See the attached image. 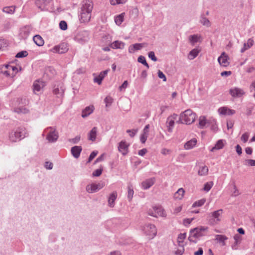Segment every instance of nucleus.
<instances>
[{
	"label": "nucleus",
	"instance_id": "obj_27",
	"mask_svg": "<svg viewBox=\"0 0 255 255\" xmlns=\"http://www.w3.org/2000/svg\"><path fill=\"white\" fill-rule=\"evenodd\" d=\"M196 143L197 139L195 138H193L185 143L184 148L186 150L191 149L195 146Z\"/></svg>",
	"mask_w": 255,
	"mask_h": 255
},
{
	"label": "nucleus",
	"instance_id": "obj_56",
	"mask_svg": "<svg viewBox=\"0 0 255 255\" xmlns=\"http://www.w3.org/2000/svg\"><path fill=\"white\" fill-rule=\"evenodd\" d=\"M126 1L127 0H111V3L112 5H115L116 4L125 3Z\"/></svg>",
	"mask_w": 255,
	"mask_h": 255
},
{
	"label": "nucleus",
	"instance_id": "obj_41",
	"mask_svg": "<svg viewBox=\"0 0 255 255\" xmlns=\"http://www.w3.org/2000/svg\"><path fill=\"white\" fill-rule=\"evenodd\" d=\"M198 53V50L197 49H194L189 52L188 57L190 59L192 60L197 57Z\"/></svg>",
	"mask_w": 255,
	"mask_h": 255
},
{
	"label": "nucleus",
	"instance_id": "obj_1",
	"mask_svg": "<svg viewBox=\"0 0 255 255\" xmlns=\"http://www.w3.org/2000/svg\"><path fill=\"white\" fill-rule=\"evenodd\" d=\"M196 117L195 113L191 109H188L180 114L179 120L177 123L190 125L195 121Z\"/></svg>",
	"mask_w": 255,
	"mask_h": 255
},
{
	"label": "nucleus",
	"instance_id": "obj_10",
	"mask_svg": "<svg viewBox=\"0 0 255 255\" xmlns=\"http://www.w3.org/2000/svg\"><path fill=\"white\" fill-rule=\"evenodd\" d=\"M230 94L235 98H240L245 94V92L243 89L238 87H233L229 90Z\"/></svg>",
	"mask_w": 255,
	"mask_h": 255
},
{
	"label": "nucleus",
	"instance_id": "obj_40",
	"mask_svg": "<svg viewBox=\"0 0 255 255\" xmlns=\"http://www.w3.org/2000/svg\"><path fill=\"white\" fill-rule=\"evenodd\" d=\"M200 37L201 36L198 34H194L189 36V40L191 43L194 44L198 41Z\"/></svg>",
	"mask_w": 255,
	"mask_h": 255
},
{
	"label": "nucleus",
	"instance_id": "obj_38",
	"mask_svg": "<svg viewBox=\"0 0 255 255\" xmlns=\"http://www.w3.org/2000/svg\"><path fill=\"white\" fill-rule=\"evenodd\" d=\"M5 69H8L10 72H12L11 76H14L18 71L16 67L10 65H5Z\"/></svg>",
	"mask_w": 255,
	"mask_h": 255
},
{
	"label": "nucleus",
	"instance_id": "obj_13",
	"mask_svg": "<svg viewBox=\"0 0 255 255\" xmlns=\"http://www.w3.org/2000/svg\"><path fill=\"white\" fill-rule=\"evenodd\" d=\"M229 56L226 54L225 52L222 53L221 55L218 58V61L220 65L222 66L227 67L230 63L228 61Z\"/></svg>",
	"mask_w": 255,
	"mask_h": 255
},
{
	"label": "nucleus",
	"instance_id": "obj_45",
	"mask_svg": "<svg viewBox=\"0 0 255 255\" xmlns=\"http://www.w3.org/2000/svg\"><path fill=\"white\" fill-rule=\"evenodd\" d=\"M211 122L212 123L210 124V125H212L211 129L214 132H216L218 130V128L216 125V121L214 119H213L211 120Z\"/></svg>",
	"mask_w": 255,
	"mask_h": 255
},
{
	"label": "nucleus",
	"instance_id": "obj_52",
	"mask_svg": "<svg viewBox=\"0 0 255 255\" xmlns=\"http://www.w3.org/2000/svg\"><path fill=\"white\" fill-rule=\"evenodd\" d=\"M124 20L123 16L122 15H119L117 16L115 19V22L116 24L120 25L121 24Z\"/></svg>",
	"mask_w": 255,
	"mask_h": 255
},
{
	"label": "nucleus",
	"instance_id": "obj_44",
	"mask_svg": "<svg viewBox=\"0 0 255 255\" xmlns=\"http://www.w3.org/2000/svg\"><path fill=\"white\" fill-rule=\"evenodd\" d=\"M113 99L111 97L107 96L104 100V102L106 103V106L109 107L113 103Z\"/></svg>",
	"mask_w": 255,
	"mask_h": 255
},
{
	"label": "nucleus",
	"instance_id": "obj_30",
	"mask_svg": "<svg viewBox=\"0 0 255 255\" xmlns=\"http://www.w3.org/2000/svg\"><path fill=\"white\" fill-rule=\"evenodd\" d=\"M225 140L223 139H220L217 141L215 146L212 148L210 150L211 151L213 152L215 150H219L222 149L224 146Z\"/></svg>",
	"mask_w": 255,
	"mask_h": 255
},
{
	"label": "nucleus",
	"instance_id": "obj_33",
	"mask_svg": "<svg viewBox=\"0 0 255 255\" xmlns=\"http://www.w3.org/2000/svg\"><path fill=\"white\" fill-rule=\"evenodd\" d=\"M223 213V210L219 209L212 213V217L214 219V222H218L220 221L219 217Z\"/></svg>",
	"mask_w": 255,
	"mask_h": 255
},
{
	"label": "nucleus",
	"instance_id": "obj_25",
	"mask_svg": "<svg viewBox=\"0 0 255 255\" xmlns=\"http://www.w3.org/2000/svg\"><path fill=\"white\" fill-rule=\"evenodd\" d=\"M33 91L34 93L36 92H39L40 90L43 88L45 84L43 82L39 80L35 81L33 83Z\"/></svg>",
	"mask_w": 255,
	"mask_h": 255
},
{
	"label": "nucleus",
	"instance_id": "obj_31",
	"mask_svg": "<svg viewBox=\"0 0 255 255\" xmlns=\"http://www.w3.org/2000/svg\"><path fill=\"white\" fill-rule=\"evenodd\" d=\"M94 109V108L93 106L87 107L85 109L83 110L82 117L84 118L88 117L93 112Z\"/></svg>",
	"mask_w": 255,
	"mask_h": 255
},
{
	"label": "nucleus",
	"instance_id": "obj_14",
	"mask_svg": "<svg viewBox=\"0 0 255 255\" xmlns=\"http://www.w3.org/2000/svg\"><path fill=\"white\" fill-rule=\"evenodd\" d=\"M129 144L126 141H121L118 146V150L121 152L123 155H126L128 152Z\"/></svg>",
	"mask_w": 255,
	"mask_h": 255
},
{
	"label": "nucleus",
	"instance_id": "obj_48",
	"mask_svg": "<svg viewBox=\"0 0 255 255\" xmlns=\"http://www.w3.org/2000/svg\"><path fill=\"white\" fill-rule=\"evenodd\" d=\"M59 27L62 30H65L67 29V24L65 21L62 20L59 23Z\"/></svg>",
	"mask_w": 255,
	"mask_h": 255
},
{
	"label": "nucleus",
	"instance_id": "obj_35",
	"mask_svg": "<svg viewBox=\"0 0 255 255\" xmlns=\"http://www.w3.org/2000/svg\"><path fill=\"white\" fill-rule=\"evenodd\" d=\"M184 192V190L182 188L179 189L175 193L174 198L176 199H181L183 197Z\"/></svg>",
	"mask_w": 255,
	"mask_h": 255
},
{
	"label": "nucleus",
	"instance_id": "obj_18",
	"mask_svg": "<svg viewBox=\"0 0 255 255\" xmlns=\"http://www.w3.org/2000/svg\"><path fill=\"white\" fill-rule=\"evenodd\" d=\"M91 17V14H89L88 12L84 13L83 12H80L79 14V20L81 23H88L90 21Z\"/></svg>",
	"mask_w": 255,
	"mask_h": 255
},
{
	"label": "nucleus",
	"instance_id": "obj_42",
	"mask_svg": "<svg viewBox=\"0 0 255 255\" xmlns=\"http://www.w3.org/2000/svg\"><path fill=\"white\" fill-rule=\"evenodd\" d=\"M228 239V238L222 235H217L216 236V240H217L219 242L222 243V245H225V241Z\"/></svg>",
	"mask_w": 255,
	"mask_h": 255
},
{
	"label": "nucleus",
	"instance_id": "obj_21",
	"mask_svg": "<svg viewBox=\"0 0 255 255\" xmlns=\"http://www.w3.org/2000/svg\"><path fill=\"white\" fill-rule=\"evenodd\" d=\"M155 181L154 178H151L143 181L141 183L142 188L145 190L149 188L154 184Z\"/></svg>",
	"mask_w": 255,
	"mask_h": 255
},
{
	"label": "nucleus",
	"instance_id": "obj_19",
	"mask_svg": "<svg viewBox=\"0 0 255 255\" xmlns=\"http://www.w3.org/2000/svg\"><path fill=\"white\" fill-rule=\"evenodd\" d=\"M117 196L118 194L116 191H114L110 194L108 200V206L109 207L113 208L115 206V201L116 200Z\"/></svg>",
	"mask_w": 255,
	"mask_h": 255
},
{
	"label": "nucleus",
	"instance_id": "obj_51",
	"mask_svg": "<svg viewBox=\"0 0 255 255\" xmlns=\"http://www.w3.org/2000/svg\"><path fill=\"white\" fill-rule=\"evenodd\" d=\"M228 108L226 107H221L218 109V112L220 115H226Z\"/></svg>",
	"mask_w": 255,
	"mask_h": 255
},
{
	"label": "nucleus",
	"instance_id": "obj_28",
	"mask_svg": "<svg viewBox=\"0 0 255 255\" xmlns=\"http://www.w3.org/2000/svg\"><path fill=\"white\" fill-rule=\"evenodd\" d=\"M254 43V41L253 39L250 38L248 40L247 43H245L244 46L241 49V52L244 53L246 50L250 48Z\"/></svg>",
	"mask_w": 255,
	"mask_h": 255
},
{
	"label": "nucleus",
	"instance_id": "obj_17",
	"mask_svg": "<svg viewBox=\"0 0 255 255\" xmlns=\"http://www.w3.org/2000/svg\"><path fill=\"white\" fill-rule=\"evenodd\" d=\"M109 71H110V69H108L105 71L101 72L98 76H97L94 78V82L98 83L99 85L101 84L102 80L105 77V76L108 74Z\"/></svg>",
	"mask_w": 255,
	"mask_h": 255
},
{
	"label": "nucleus",
	"instance_id": "obj_50",
	"mask_svg": "<svg viewBox=\"0 0 255 255\" xmlns=\"http://www.w3.org/2000/svg\"><path fill=\"white\" fill-rule=\"evenodd\" d=\"M97 154H98L97 151H93V152H92L88 158V160L87 162V163L90 162L95 157V156L97 155Z\"/></svg>",
	"mask_w": 255,
	"mask_h": 255
},
{
	"label": "nucleus",
	"instance_id": "obj_16",
	"mask_svg": "<svg viewBox=\"0 0 255 255\" xmlns=\"http://www.w3.org/2000/svg\"><path fill=\"white\" fill-rule=\"evenodd\" d=\"M211 123V120H207L205 116H201L199 119L198 127L201 129L204 128L210 125Z\"/></svg>",
	"mask_w": 255,
	"mask_h": 255
},
{
	"label": "nucleus",
	"instance_id": "obj_62",
	"mask_svg": "<svg viewBox=\"0 0 255 255\" xmlns=\"http://www.w3.org/2000/svg\"><path fill=\"white\" fill-rule=\"evenodd\" d=\"M158 76L160 79H162L163 81H166V78L164 73L160 70H158L157 72Z\"/></svg>",
	"mask_w": 255,
	"mask_h": 255
},
{
	"label": "nucleus",
	"instance_id": "obj_36",
	"mask_svg": "<svg viewBox=\"0 0 255 255\" xmlns=\"http://www.w3.org/2000/svg\"><path fill=\"white\" fill-rule=\"evenodd\" d=\"M15 6H5L3 8L2 11L7 14H13L15 11Z\"/></svg>",
	"mask_w": 255,
	"mask_h": 255
},
{
	"label": "nucleus",
	"instance_id": "obj_46",
	"mask_svg": "<svg viewBox=\"0 0 255 255\" xmlns=\"http://www.w3.org/2000/svg\"><path fill=\"white\" fill-rule=\"evenodd\" d=\"M28 55V52L26 51H21L20 52H18L15 57L16 58H23L27 56Z\"/></svg>",
	"mask_w": 255,
	"mask_h": 255
},
{
	"label": "nucleus",
	"instance_id": "obj_55",
	"mask_svg": "<svg viewBox=\"0 0 255 255\" xmlns=\"http://www.w3.org/2000/svg\"><path fill=\"white\" fill-rule=\"evenodd\" d=\"M7 45V42L6 40L0 38V49L6 47Z\"/></svg>",
	"mask_w": 255,
	"mask_h": 255
},
{
	"label": "nucleus",
	"instance_id": "obj_24",
	"mask_svg": "<svg viewBox=\"0 0 255 255\" xmlns=\"http://www.w3.org/2000/svg\"><path fill=\"white\" fill-rule=\"evenodd\" d=\"M125 43L121 41L116 40L111 43L110 46L113 49H121L124 48Z\"/></svg>",
	"mask_w": 255,
	"mask_h": 255
},
{
	"label": "nucleus",
	"instance_id": "obj_20",
	"mask_svg": "<svg viewBox=\"0 0 255 255\" xmlns=\"http://www.w3.org/2000/svg\"><path fill=\"white\" fill-rule=\"evenodd\" d=\"M51 0H36L35 4L41 10L46 8V6L50 3Z\"/></svg>",
	"mask_w": 255,
	"mask_h": 255
},
{
	"label": "nucleus",
	"instance_id": "obj_7",
	"mask_svg": "<svg viewBox=\"0 0 255 255\" xmlns=\"http://www.w3.org/2000/svg\"><path fill=\"white\" fill-rule=\"evenodd\" d=\"M89 33L88 31H79L75 36V40L79 43L83 44L88 41Z\"/></svg>",
	"mask_w": 255,
	"mask_h": 255
},
{
	"label": "nucleus",
	"instance_id": "obj_39",
	"mask_svg": "<svg viewBox=\"0 0 255 255\" xmlns=\"http://www.w3.org/2000/svg\"><path fill=\"white\" fill-rule=\"evenodd\" d=\"M14 112L18 114H26L28 113L29 110L25 107H20L14 108Z\"/></svg>",
	"mask_w": 255,
	"mask_h": 255
},
{
	"label": "nucleus",
	"instance_id": "obj_4",
	"mask_svg": "<svg viewBox=\"0 0 255 255\" xmlns=\"http://www.w3.org/2000/svg\"><path fill=\"white\" fill-rule=\"evenodd\" d=\"M148 214L151 216L157 218L158 216L166 217V215L161 206H154L148 211Z\"/></svg>",
	"mask_w": 255,
	"mask_h": 255
},
{
	"label": "nucleus",
	"instance_id": "obj_3",
	"mask_svg": "<svg viewBox=\"0 0 255 255\" xmlns=\"http://www.w3.org/2000/svg\"><path fill=\"white\" fill-rule=\"evenodd\" d=\"M26 134L27 133L24 128H17L9 132V139L12 142H16L26 137Z\"/></svg>",
	"mask_w": 255,
	"mask_h": 255
},
{
	"label": "nucleus",
	"instance_id": "obj_61",
	"mask_svg": "<svg viewBox=\"0 0 255 255\" xmlns=\"http://www.w3.org/2000/svg\"><path fill=\"white\" fill-rule=\"evenodd\" d=\"M254 106L251 105L247 107L246 114L247 116H250L252 114V111L254 110Z\"/></svg>",
	"mask_w": 255,
	"mask_h": 255
},
{
	"label": "nucleus",
	"instance_id": "obj_63",
	"mask_svg": "<svg viewBox=\"0 0 255 255\" xmlns=\"http://www.w3.org/2000/svg\"><path fill=\"white\" fill-rule=\"evenodd\" d=\"M137 61L139 63H142L143 65H144L146 62L145 58L144 57V56L142 55H140L138 57Z\"/></svg>",
	"mask_w": 255,
	"mask_h": 255
},
{
	"label": "nucleus",
	"instance_id": "obj_59",
	"mask_svg": "<svg viewBox=\"0 0 255 255\" xmlns=\"http://www.w3.org/2000/svg\"><path fill=\"white\" fill-rule=\"evenodd\" d=\"M249 137V134L248 132H245L241 136V140L244 143L247 142Z\"/></svg>",
	"mask_w": 255,
	"mask_h": 255
},
{
	"label": "nucleus",
	"instance_id": "obj_26",
	"mask_svg": "<svg viewBox=\"0 0 255 255\" xmlns=\"http://www.w3.org/2000/svg\"><path fill=\"white\" fill-rule=\"evenodd\" d=\"M97 128L94 127L89 132L88 135V138L89 140L94 141L97 137Z\"/></svg>",
	"mask_w": 255,
	"mask_h": 255
},
{
	"label": "nucleus",
	"instance_id": "obj_53",
	"mask_svg": "<svg viewBox=\"0 0 255 255\" xmlns=\"http://www.w3.org/2000/svg\"><path fill=\"white\" fill-rule=\"evenodd\" d=\"M103 172V168H99L95 170L93 173L92 175L93 176L98 177L100 176Z\"/></svg>",
	"mask_w": 255,
	"mask_h": 255
},
{
	"label": "nucleus",
	"instance_id": "obj_37",
	"mask_svg": "<svg viewBox=\"0 0 255 255\" xmlns=\"http://www.w3.org/2000/svg\"><path fill=\"white\" fill-rule=\"evenodd\" d=\"M128 201H130L131 200L134 193L133 188L131 184L128 185Z\"/></svg>",
	"mask_w": 255,
	"mask_h": 255
},
{
	"label": "nucleus",
	"instance_id": "obj_22",
	"mask_svg": "<svg viewBox=\"0 0 255 255\" xmlns=\"http://www.w3.org/2000/svg\"><path fill=\"white\" fill-rule=\"evenodd\" d=\"M82 148L80 146H74L71 148V152L72 155L76 158H78L82 151Z\"/></svg>",
	"mask_w": 255,
	"mask_h": 255
},
{
	"label": "nucleus",
	"instance_id": "obj_11",
	"mask_svg": "<svg viewBox=\"0 0 255 255\" xmlns=\"http://www.w3.org/2000/svg\"><path fill=\"white\" fill-rule=\"evenodd\" d=\"M68 50V44L66 43H62L59 45L54 46L52 51L54 53L62 54L66 53Z\"/></svg>",
	"mask_w": 255,
	"mask_h": 255
},
{
	"label": "nucleus",
	"instance_id": "obj_2",
	"mask_svg": "<svg viewBox=\"0 0 255 255\" xmlns=\"http://www.w3.org/2000/svg\"><path fill=\"white\" fill-rule=\"evenodd\" d=\"M208 229L207 227L200 226L191 229L188 240L191 242L196 243L198 239L205 235L204 232L207 231Z\"/></svg>",
	"mask_w": 255,
	"mask_h": 255
},
{
	"label": "nucleus",
	"instance_id": "obj_29",
	"mask_svg": "<svg viewBox=\"0 0 255 255\" xmlns=\"http://www.w3.org/2000/svg\"><path fill=\"white\" fill-rule=\"evenodd\" d=\"M200 22L204 26L209 27L211 26V22L209 19L205 17L204 14H202L200 17Z\"/></svg>",
	"mask_w": 255,
	"mask_h": 255
},
{
	"label": "nucleus",
	"instance_id": "obj_9",
	"mask_svg": "<svg viewBox=\"0 0 255 255\" xmlns=\"http://www.w3.org/2000/svg\"><path fill=\"white\" fill-rule=\"evenodd\" d=\"M105 186L104 182L99 183L98 184H91L86 186V191L90 193H93L97 192Z\"/></svg>",
	"mask_w": 255,
	"mask_h": 255
},
{
	"label": "nucleus",
	"instance_id": "obj_12",
	"mask_svg": "<svg viewBox=\"0 0 255 255\" xmlns=\"http://www.w3.org/2000/svg\"><path fill=\"white\" fill-rule=\"evenodd\" d=\"M65 88L62 84H59L56 87H54L53 93L56 96L57 98L63 97L64 93Z\"/></svg>",
	"mask_w": 255,
	"mask_h": 255
},
{
	"label": "nucleus",
	"instance_id": "obj_57",
	"mask_svg": "<svg viewBox=\"0 0 255 255\" xmlns=\"http://www.w3.org/2000/svg\"><path fill=\"white\" fill-rule=\"evenodd\" d=\"M80 138L81 136L80 135H77L75 137L69 139V141L73 144H77L80 141Z\"/></svg>",
	"mask_w": 255,
	"mask_h": 255
},
{
	"label": "nucleus",
	"instance_id": "obj_34",
	"mask_svg": "<svg viewBox=\"0 0 255 255\" xmlns=\"http://www.w3.org/2000/svg\"><path fill=\"white\" fill-rule=\"evenodd\" d=\"M208 168L207 166L204 165L200 166L198 170V174L200 176H206L208 173Z\"/></svg>",
	"mask_w": 255,
	"mask_h": 255
},
{
	"label": "nucleus",
	"instance_id": "obj_6",
	"mask_svg": "<svg viewBox=\"0 0 255 255\" xmlns=\"http://www.w3.org/2000/svg\"><path fill=\"white\" fill-rule=\"evenodd\" d=\"M143 231L144 233L151 238H153L157 234V229L153 224H147L143 227Z\"/></svg>",
	"mask_w": 255,
	"mask_h": 255
},
{
	"label": "nucleus",
	"instance_id": "obj_32",
	"mask_svg": "<svg viewBox=\"0 0 255 255\" xmlns=\"http://www.w3.org/2000/svg\"><path fill=\"white\" fill-rule=\"evenodd\" d=\"M33 40L34 43L38 46H43L44 42L42 37L39 35H36L33 36Z\"/></svg>",
	"mask_w": 255,
	"mask_h": 255
},
{
	"label": "nucleus",
	"instance_id": "obj_47",
	"mask_svg": "<svg viewBox=\"0 0 255 255\" xmlns=\"http://www.w3.org/2000/svg\"><path fill=\"white\" fill-rule=\"evenodd\" d=\"M213 184L212 182H207L204 184V190L208 192L212 188Z\"/></svg>",
	"mask_w": 255,
	"mask_h": 255
},
{
	"label": "nucleus",
	"instance_id": "obj_23",
	"mask_svg": "<svg viewBox=\"0 0 255 255\" xmlns=\"http://www.w3.org/2000/svg\"><path fill=\"white\" fill-rule=\"evenodd\" d=\"M143 43H135L130 45L128 47V52L130 53H133L135 51L140 50L143 47Z\"/></svg>",
	"mask_w": 255,
	"mask_h": 255
},
{
	"label": "nucleus",
	"instance_id": "obj_64",
	"mask_svg": "<svg viewBox=\"0 0 255 255\" xmlns=\"http://www.w3.org/2000/svg\"><path fill=\"white\" fill-rule=\"evenodd\" d=\"M186 235L185 233L180 234L178 236V240L179 242H182L183 240L186 238Z\"/></svg>",
	"mask_w": 255,
	"mask_h": 255
},
{
	"label": "nucleus",
	"instance_id": "obj_60",
	"mask_svg": "<svg viewBox=\"0 0 255 255\" xmlns=\"http://www.w3.org/2000/svg\"><path fill=\"white\" fill-rule=\"evenodd\" d=\"M148 134L142 133L140 137V140L142 143H144L147 139Z\"/></svg>",
	"mask_w": 255,
	"mask_h": 255
},
{
	"label": "nucleus",
	"instance_id": "obj_43",
	"mask_svg": "<svg viewBox=\"0 0 255 255\" xmlns=\"http://www.w3.org/2000/svg\"><path fill=\"white\" fill-rule=\"evenodd\" d=\"M206 200L204 199L196 201L193 205L192 207H200L204 205Z\"/></svg>",
	"mask_w": 255,
	"mask_h": 255
},
{
	"label": "nucleus",
	"instance_id": "obj_58",
	"mask_svg": "<svg viewBox=\"0 0 255 255\" xmlns=\"http://www.w3.org/2000/svg\"><path fill=\"white\" fill-rule=\"evenodd\" d=\"M148 57L150 58L152 61L155 62L157 60V58L155 55V53L153 51H150L148 53Z\"/></svg>",
	"mask_w": 255,
	"mask_h": 255
},
{
	"label": "nucleus",
	"instance_id": "obj_54",
	"mask_svg": "<svg viewBox=\"0 0 255 255\" xmlns=\"http://www.w3.org/2000/svg\"><path fill=\"white\" fill-rule=\"evenodd\" d=\"M1 73L6 77L11 76V74L8 69H5V65L1 70Z\"/></svg>",
	"mask_w": 255,
	"mask_h": 255
},
{
	"label": "nucleus",
	"instance_id": "obj_49",
	"mask_svg": "<svg viewBox=\"0 0 255 255\" xmlns=\"http://www.w3.org/2000/svg\"><path fill=\"white\" fill-rule=\"evenodd\" d=\"M138 130L137 129H128L127 130V132L129 133V135L131 137H134L136 133L137 132Z\"/></svg>",
	"mask_w": 255,
	"mask_h": 255
},
{
	"label": "nucleus",
	"instance_id": "obj_5",
	"mask_svg": "<svg viewBox=\"0 0 255 255\" xmlns=\"http://www.w3.org/2000/svg\"><path fill=\"white\" fill-rule=\"evenodd\" d=\"M50 130L49 132L46 136V139L49 142H56L59 137L58 133L56 131V129L54 127H49L46 128L44 130V132H46L48 130Z\"/></svg>",
	"mask_w": 255,
	"mask_h": 255
},
{
	"label": "nucleus",
	"instance_id": "obj_15",
	"mask_svg": "<svg viewBox=\"0 0 255 255\" xmlns=\"http://www.w3.org/2000/svg\"><path fill=\"white\" fill-rule=\"evenodd\" d=\"M31 31V27L29 25H26L20 29L19 35L23 39H26L29 36Z\"/></svg>",
	"mask_w": 255,
	"mask_h": 255
},
{
	"label": "nucleus",
	"instance_id": "obj_8",
	"mask_svg": "<svg viewBox=\"0 0 255 255\" xmlns=\"http://www.w3.org/2000/svg\"><path fill=\"white\" fill-rule=\"evenodd\" d=\"M93 8V3L92 1L90 0H84L82 2L80 12H83L86 13L88 12L89 14H91Z\"/></svg>",
	"mask_w": 255,
	"mask_h": 255
}]
</instances>
